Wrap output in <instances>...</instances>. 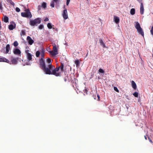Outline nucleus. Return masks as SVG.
Here are the masks:
<instances>
[{
    "label": "nucleus",
    "mask_w": 153,
    "mask_h": 153,
    "mask_svg": "<svg viewBox=\"0 0 153 153\" xmlns=\"http://www.w3.org/2000/svg\"><path fill=\"white\" fill-rule=\"evenodd\" d=\"M41 7H42L40 5H39L38 6V10H40L41 9Z\"/></svg>",
    "instance_id": "nucleus-43"
},
{
    "label": "nucleus",
    "mask_w": 153,
    "mask_h": 153,
    "mask_svg": "<svg viewBox=\"0 0 153 153\" xmlns=\"http://www.w3.org/2000/svg\"><path fill=\"white\" fill-rule=\"evenodd\" d=\"M97 97L98 98V100L99 101L100 100V96L98 94L97 95Z\"/></svg>",
    "instance_id": "nucleus-44"
},
{
    "label": "nucleus",
    "mask_w": 153,
    "mask_h": 153,
    "mask_svg": "<svg viewBox=\"0 0 153 153\" xmlns=\"http://www.w3.org/2000/svg\"><path fill=\"white\" fill-rule=\"evenodd\" d=\"M3 10V7L2 6V4L0 2V10H1V12H2Z\"/></svg>",
    "instance_id": "nucleus-33"
},
{
    "label": "nucleus",
    "mask_w": 153,
    "mask_h": 153,
    "mask_svg": "<svg viewBox=\"0 0 153 153\" xmlns=\"http://www.w3.org/2000/svg\"><path fill=\"white\" fill-rule=\"evenodd\" d=\"M16 12H19L20 11V10L19 7H17L16 8Z\"/></svg>",
    "instance_id": "nucleus-38"
},
{
    "label": "nucleus",
    "mask_w": 153,
    "mask_h": 153,
    "mask_svg": "<svg viewBox=\"0 0 153 153\" xmlns=\"http://www.w3.org/2000/svg\"><path fill=\"white\" fill-rule=\"evenodd\" d=\"M87 91H88L87 90V89H85L84 91V93H87Z\"/></svg>",
    "instance_id": "nucleus-46"
},
{
    "label": "nucleus",
    "mask_w": 153,
    "mask_h": 153,
    "mask_svg": "<svg viewBox=\"0 0 153 153\" xmlns=\"http://www.w3.org/2000/svg\"><path fill=\"white\" fill-rule=\"evenodd\" d=\"M52 46L53 47V51H50L49 52L52 55V56H54L58 54V49L56 47V45L55 43L53 44Z\"/></svg>",
    "instance_id": "nucleus-5"
},
{
    "label": "nucleus",
    "mask_w": 153,
    "mask_h": 153,
    "mask_svg": "<svg viewBox=\"0 0 153 153\" xmlns=\"http://www.w3.org/2000/svg\"><path fill=\"white\" fill-rule=\"evenodd\" d=\"M27 40L28 41V43L30 45H32L34 42L31 38L29 36L27 37Z\"/></svg>",
    "instance_id": "nucleus-10"
},
{
    "label": "nucleus",
    "mask_w": 153,
    "mask_h": 153,
    "mask_svg": "<svg viewBox=\"0 0 153 153\" xmlns=\"http://www.w3.org/2000/svg\"><path fill=\"white\" fill-rule=\"evenodd\" d=\"M65 81H66V79H65Z\"/></svg>",
    "instance_id": "nucleus-50"
},
{
    "label": "nucleus",
    "mask_w": 153,
    "mask_h": 153,
    "mask_svg": "<svg viewBox=\"0 0 153 153\" xmlns=\"http://www.w3.org/2000/svg\"><path fill=\"white\" fill-rule=\"evenodd\" d=\"M40 67L42 69L46 66L45 62L44 59L41 58L39 60Z\"/></svg>",
    "instance_id": "nucleus-7"
},
{
    "label": "nucleus",
    "mask_w": 153,
    "mask_h": 153,
    "mask_svg": "<svg viewBox=\"0 0 153 153\" xmlns=\"http://www.w3.org/2000/svg\"><path fill=\"white\" fill-rule=\"evenodd\" d=\"M0 62H4L10 64H11V62L8 60L6 58L2 57H1V56H0Z\"/></svg>",
    "instance_id": "nucleus-9"
},
{
    "label": "nucleus",
    "mask_w": 153,
    "mask_h": 153,
    "mask_svg": "<svg viewBox=\"0 0 153 153\" xmlns=\"http://www.w3.org/2000/svg\"><path fill=\"white\" fill-rule=\"evenodd\" d=\"M99 42L100 44V45L102 46L103 48H105L106 47L105 44L104 43L102 40L100 39L99 40Z\"/></svg>",
    "instance_id": "nucleus-15"
},
{
    "label": "nucleus",
    "mask_w": 153,
    "mask_h": 153,
    "mask_svg": "<svg viewBox=\"0 0 153 153\" xmlns=\"http://www.w3.org/2000/svg\"><path fill=\"white\" fill-rule=\"evenodd\" d=\"M99 72L101 73H104V71L102 69L100 68L99 70Z\"/></svg>",
    "instance_id": "nucleus-35"
},
{
    "label": "nucleus",
    "mask_w": 153,
    "mask_h": 153,
    "mask_svg": "<svg viewBox=\"0 0 153 153\" xmlns=\"http://www.w3.org/2000/svg\"><path fill=\"white\" fill-rule=\"evenodd\" d=\"M47 62L48 63V65L51 64V60L50 58H48L47 59Z\"/></svg>",
    "instance_id": "nucleus-34"
},
{
    "label": "nucleus",
    "mask_w": 153,
    "mask_h": 153,
    "mask_svg": "<svg viewBox=\"0 0 153 153\" xmlns=\"http://www.w3.org/2000/svg\"><path fill=\"white\" fill-rule=\"evenodd\" d=\"M27 59H28V61H30L32 60V55L29 53H27Z\"/></svg>",
    "instance_id": "nucleus-14"
},
{
    "label": "nucleus",
    "mask_w": 153,
    "mask_h": 153,
    "mask_svg": "<svg viewBox=\"0 0 153 153\" xmlns=\"http://www.w3.org/2000/svg\"><path fill=\"white\" fill-rule=\"evenodd\" d=\"M15 26H14L12 24H10L9 25L8 28L10 30H12L15 28Z\"/></svg>",
    "instance_id": "nucleus-19"
},
{
    "label": "nucleus",
    "mask_w": 153,
    "mask_h": 153,
    "mask_svg": "<svg viewBox=\"0 0 153 153\" xmlns=\"http://www.w3.org/2000/svg\"><path fill=\"white\" fill-rule=\"evenodd\" d=\"M63 8L65 9H66V8H65V5H64V7H63Z\"/></svg>",
    "instance_id": "nucleus-48"
},
{
    "label": "nucleus",
    "mask_w": 153,
    "mask_h": 153,
    "mask_svg": "<svg viewBox=\"0 0 153 153\" xmlns=\"http://www.w3.org/2000/svg\"><path fill=\"white\" fill-rule=\"evenodd\" d=\"M140 3H142V0H137Z\"/></svg>",
    "instance_id": "nucleus-47"
},
{
    "label": "nucleus",
    "mask_w": 153,
    "mask_h": 153,
    "mask_svg": "<svg viewBox=\"0 0 153 153\" xmlns=\"http://www.w3.org/2000/svg\"><path fill=\"white\" fill-rule=\"evenodd\" d=\"M133 95L135 97H138V92H134L133 94Z\"/></svg>",
    "instance_id": "nucleus-27"
},
{
    "label": "nucleus",
    "mask_w": 153,
    "mask_h": 153,
    "mask_svg": "<svg viewBox=\"0 0 153 153\" xmlns=\"http://www.w3.org/2000/svg\"><path fill=\"white\" fill-rule=\"evenodd\" d=\"M54 2L53 1H51L50 4L51 6L52 7H54Z\"/></svg>",
    "instance_id": "nucleus-32"
},
{
    "label": "nucleus",
    "mask_w": 153,
    "mask_h": 153,
    "mask_svg": "<svg viewBox=\"0 0 153 153\" xmlns=\"http://www.w3.org/2000/svg\"><path fill=\"white\" fill-rule=\"evenodd\" d=\"M65 81H66V79H65Z\"/></svg>",
    "instance_id": "nucleus-51"
},
{
    "label": "nucleus",
    "mask_w": 153,
    "mask_h": 153,
    "mask_svg": "<svg viewBox=\"0 0 153 153\" xmlns=\"http://www.w3.org/2000/svg\"><path fill=\"white\" fill-rule=\"evenodd\" d=\"M70 0H67L66 1V5H68L70 2Z\"/></svg>",
    "instance_id": "nucleus-40"
},
{
    "label": "nucleus",
    "mask_w": 153,
    "mask_h": 153,
    "mask_svg": "<svg viewBox=\"0 0 153 153\" xmlns=\"http://www.w3.org/2000/svg\"><path fill=\"white\" fill-rule=\"evenodd\" d=\"M13 45L15 47H16L18 45V43L17 41H15L14 42Z\"/></svg>",
    "instance_id": "nucleus-31"
},
{
    "label": "nucleus",
    "mask_w": 153,
    "mask_h": 153,
    "mask_svg": "<svg viewBox=\"0 0 153 153\" xmlns=\"http://www.w3.org/2000/svg\"><path fill=\"white\" fill-rule=\"evenodd\" d=\"M58 1L59 0H53V1L55 3H57Z\"/></svg>",
    "instance_id": "nucleus-45"
},
{
    "label": "nucleus",
    "mask_w": 153,
    "mask_h": 153,
    "mask_svg": "<svg viewBox=\"0 0 153 153\" xmlns=\"http://www.w3.org/2000/svg\"><path fill=\"white\" fill-rule=\"evenodd\" d=\"M130 13L131 15H134L135 13V9L134 8L131 9L130 10Z\"/></svg>",
    "instance_id": "nucleus-21"
},
{
    "label": "nucleus",
    "mask_w": 153,
    "mask_h": 153,
    "mask_svg": "<svg viewBox=\"0 0 153 153\" xmlns=\"http://www.w3.org/2000/svg\"><path fill=\"white\" fill-rule=\"evenodd\" d=\"M114 20L115 22L116 23H118L120 21V19L118 17L116 16H114Z\"/></svg>",
    "instance_id": "nucleus-18"
},
{
    "label": "nucleus",
    "mask_w": 153,
    "mask_h": 153,
    "mask_svg": "<svg viewBox=\"0 0 153 153\" xmlns=\"http://www.w3.org/2000/svg\"><path fill=\"white\" fill-rule=\"evenodd\" d=\"M140 13L141 15H142L144 13V8L143 7V3H141L140 5Z\"/></svg>",
    "instance_id": "nucleus-12"
},
{
    "label": "nucleus",
    "mask_w": 153,
    "mask_h": 153,
    "mask_svg": "<svg viewBox=\"0 0 153 153\" xmlns=\"http://www.w3.org/2000/svg\"><path fill=\"white\" fill-rule=\"evenodd\" d=\"M151 34L153 35V26L152 27L150 31Z\"/></svg>",
    "instance_id": "nucleus-39"
},
{
    "label": "nucleus",
    "mask_w": 153,
    "mask_h": 153,
    "mask_svg": "<svg viewBox=\"0 0 153 153\" xmlns=\"http://www.w3.org/2000/svg\"><path fill=\"white\" fill-rule=\"evenodd\" d=\"M41 20V19L39 18H37L33 20L30 19L29 22L31 26L36 25V24H39L40 23Z\"/></svg>",
    "instance_id": "nucleus-3"
},
{
    "label": "nucleus",
    "mask_w": 153,
    "mask_h": 153,
    "mask_svg": "<svg viewBox=\"0 0 153 153\" xmlns=\"http://www.w3.org/2000/svg\"><path fill=\"white\" fill-rule=\"evenodd\" d=\"M148 139L149 141V142L151 143H153V142L152 141V140L150 139V137H148Z\"/></svg>",
    "instance_id": "nucleus-41"
},
{
    "label": "nucleus",
    "mask_w": 153,
    "mask_h": 153,
    "mask_svg": "<svg viewBox=\"0 0 153 153\" xmlns=\"http://www.w3.org/2000/svg\"><path fill=\"white\" fill-rule=\"evenodd\" d=\"M6 1L8 3H10V4L13 5V6L15 4L11 0H6Z\"/></svg>",
    "instance_id": "nucleus-24"
},
{
    "label": "nucleus",
    "mask_w": 153,
    "mask_h": 153,
    "mask_svg": "<svg viewBox=\"0 0 153 153\" xmlns=\"http://www.w3.org/2000/svg\"><path fill=\"white\" fill-rule=\"evenodd\" d=\"M54 68L52 64L48 65L47 66L45 67L42 70L47 74H52V71Z\"/></svg>",
    "instance_id": "nucleus-1"
},
{
    "label": "nucleus",
    "mask_w": 153,
    "mask_h": 153,
    "mask_svg": "<svg viewBox=\"0 0 153 153\" xmlns=\"http://www.w3.org/2000/svg\"><path fill=\"white\" fill-rule=\"evenodd\" d=\"M47 27L48 28L50 29H51L52 28V26L51 23H48L47 24Z\"/></svg>",
    "instance_id": "nucleus-28"
},
{
    "label": "nucleus",
    "mask_w": 153,
    "mask_h": 153,
    "mask_svg": "<svg viewBox=\"0 0 153 153\" xmlns=\"http://www.w3.org/2000/svg\"><path fill=\"white\" fill-rule=\"evenodd\" d=\"M3 21L5 23L8 22V17L6 16H4V17Z\"/></svg>",
    "instance_id": "nucleus-20"
},
{
    "label": "nucleus",
    "mask_w": 153,
    "mask_h": 153,
    "mask_svg": "<svg viewBox=\"0 0 153 153\" xmlns=\"http://www.w3.org/2000/svg\"><path fill=\"white\" fill-rule=\"evenodd\" d=\"M59 67V69H60V71L62 72L63 71V68H64V64L62 63H61V65L59 67Z\"/></svg>",
    "instance_id": "nucleus-23"
},
{
    "label": "nucleus",
    "mask_w": 153,
    "mask_h": 153,
    "mask_svg": "<svg viewBox=\"0 0 153 153\" xmlns=\"http://www.w3.org/2000/svg\"><path fill=\"white\" fill-rule=\"evenodd\" d=\"M40 54V52L39 51H37L36 53V55L37 57H39Z\"/></svg>",
    "instance_id": "nucleus-30"
},
{
    "label": "nucleus",
    "mask_w": 153,
    "mask_h": 153,
    "mask_svg": "<svg viewBox=\"0 0 153 153\" xmlns=\"http://www.w3.org/2000/svg\"><path fill=\"white\" fill-rule=\"evenodd\" d=\"M13 52L15 54L18 55L20 54L21 51L18 48L15 49L13 50Z\"/></svg>",
    "instance_id": "nucleus-13"
},
{
    "label": "nucleus",
    "mask_w": 153,
    "mask_h": 153,
    "mask_svg": "<svg viewBox=\"0 0 153 153\" xmlns=\"http://www.w3.org/2000/svg\"><path fill=\"white\" fill-rule=\"evenodd\" d=\"M53 29H54L55 28H54V27H53Z\"/></svg>",
    "instance_id": "nucleus-52"
},
{
    "label": "nucleus",
    "mask_w": 153,
    "mask_h": 153,
    "mask_svg": "<svg viewBox=\"0 0 153 153\" xmlns=\"http://www.w3.org/2000/svg\"><path fill=\"white\" fill-rule=\"evenodd\" d=\"M49 20V19L48 18L46 17L44 19L45 22H46Z\"/></svg>",
    "instance_id": "nucleus-42"
},
{
    "label": "nucleus",
    "mask_w": 153,
    "mask_h": 153,
    "mask_svg": "<svg viewBox=\"0 0 153 153\" xmlns=\"http://www.w3.org/2000/svg\"><path fill=\"white\" fill-rule=\"evenodd\" d=\"M134 27L137 30V32L140 34L143 37L144 36V33L142 29L140 27V24L138 22H135Z\"/></svg>",
    "instance_id": "nucleus-2"
},
{
    "label": "nucleus",
    "mask_w": 153,
    "mask_h": 153,
    "mask_svg": "<svg viewBox=\"0 0 153 153\" xmlns=\"http://www.w3.org/2000/svg\"><path fill=\"white\" fill-rule=\"evenodd\" d=\"M59 70V67H57L53 70H52V74L56 76H60L61 75L60 72L57 73Z\"/></svg>",
    "instance_id": "nucleus-6"
},
{
    "label": "nucleus",
    "mask_w": 153,
    "mask_h": 153,
    "mask_svg": "<svg viewBox=\"0 0 153 153\" xmlns=\"http://www.w3.org/2000/svg\"><path fill=\"white\" fill-rule=\"evenodd\" d=\"M144 137H145V139L146 140L147 139V137H146V136H145Z\"/></svg>",
    "instance_id": "nucleus-49"
},
{
    "label": "nucleus",
    "mask_w": 153,
    "mask_h": 153,
    "mask_svg": "<svg viewBox=\"0 0 153 153\" xmlns=\"http://www.w3.org/2000/svg\"><path fill=\"white\" fill-rule=\"evenodd\" d=\"M44 55H45V51L42 50V52L41 54V58H43L44 59Z\"/></svg>",
    "instance_id": "nucleus-26"
},
{
    "label": "nucleus",
    "mask_w": 153,
    "mask_h": 153,
    "mask_svg": "<svg viewBox=\"0 0 153 153\" xmlns=\"http://www.w3.org/2000/svg\"><path fill=\"white\" fill-rule=\"evenodd\" d=\"M41 7L44 9L46 7V3L44 2H43L42 4Z\"/></svg>",
    "instance_id": "nucleus-25"
},
{
    "label": "nucleus",
    "mask_w": 153,
    "mask_h": 153,
    "mask_svg": "<svg viewBox=\"0 0 153 153\" xmlns=\"http://www.w3.org/2000/svg\"><path fill=\"white\" fill-rule=\"evenodd\" d=\"M19 59L18 57L13 58L11 59L12 64L13 65H16L17 63L18 60Z\"/></svg>",
    "instance_id": "nucleus-11"
},
{
    "label": "nucleus",
    "mask_w": 153,
    "mask_h": 153,
    "mask_svg": "<svg viewBox=\"0 0 153 153\" xmlns=\"http://www.w3.org/2000/svg\"><path fill=\"white\" fill-rule=\"evenodd\" d=\"M62 15L64 19H66L68 18V16L66 9H65L63 10Z\"/></svg>",
    "instance_id": "nucleus-8"
},
{
    "label": "nucleus",
    "mask_w": 153,
    "mask_h": 153,
    "mask_svg": "<svg viewBox=\"0 0 153 153\" xmlns=\"http://www.w3.org/2000/svg\"><path fill=\"white\" fill-rule=\"evenodd\" d=\"M75 64L76 67H77L79 66L80 64V62H79V60L77 59L75 60Z\"/></svg>",
    "instance_id": "nucleus-22"
},
{
    "label": "nucleus",
    "mask_w": 153,
    "mask_h": 153,
    "mask_svg": "<svg viewBox=\"0 0 153 153\" xmlns=\"http://www.w3.org/2000/svg\"><path fill=\"white\" fill-rule=\"evenodd\" d=\"M26 12L24 13H22L21 16L23 17L27 18H30L32 17V14L29 9H27L26 10Z\"/></svg>",
    "instance_id": "nucleus-4"
},
{
    "label": "nucleus",
    "mask_w": 153,
    "mask_h": 153,
    "mask_svg": "<svg viewBox=\"0 0 153 153\" xmlns=\"http://www.w3.org/2000/svg\"><path fill=\"white\" fill-rule=\"evenodd\" d=\"M114 90L115 91H116V92H119V90H118V88H117L116 87H115V86L114 87Z\"/></svg>",
    "instance_id": "nucleus-37"
},
{
    "label": "nucleus",
    "mask_w": 153,
    "mask_h": 153,
    "mask_svg": "<svg viewBox=\"0 0 153 153\" xmlns=\"http://www.w3.org/2000/svg\"><path fill=\"white\" fill-rule=\"evenodd\" d=\"M10 50V45L9 44H7L6 47V51L5 53H8L9 50Z\"/></svg>",
    "instance_id": "nucleus-16"
},
{
    "label": "nucleus",
    "mask_w": 153,
    "mask_h": 153,
    "mask_svg": "<svg viewBox=\"0 0 153 153\" xmlns=\"http://www.w3.org/2000/svg\"><path fill=\"white\" fill-rule=\"evenodd\" d=\"M21 35L22 36V35L23 36L25 35L26 34V33L25 30H22L21 33Z\"/></svg>",
    "instance_id": "nucleus-29"
},
{
    "label": "nucleus",
    "mask_w": 153,
    "mask_h": 153,
    "mask_svg": "<svg viewBox=\"0 0 153 153\" xmlns=\"http://www.w3.org/2000/svg\"><path fill=\"white\" fill-rule=\"evenodd\" d=\"M131 85L132 88L134 89H136L137 88L136 85L134 81H131Z\"/></svg>",
    "instance_id": "nucleus-17"
},
{
    "label": "nucleus",
    "mask_w": 153,
    "mask_h": 153,
    "mask_svg": "<svg viewBox=\"0 0 153 153\" xmlns=\"http://www.w3.org/2000/svg\"><path fill=\"white\" fill-rule=\"evenodd\" d=\"M44 28V26L43 25H40L39 27V28L40 29H42Z\"/></svg>",
    "instance_id": "nucleus-36"
}]
</instances>
